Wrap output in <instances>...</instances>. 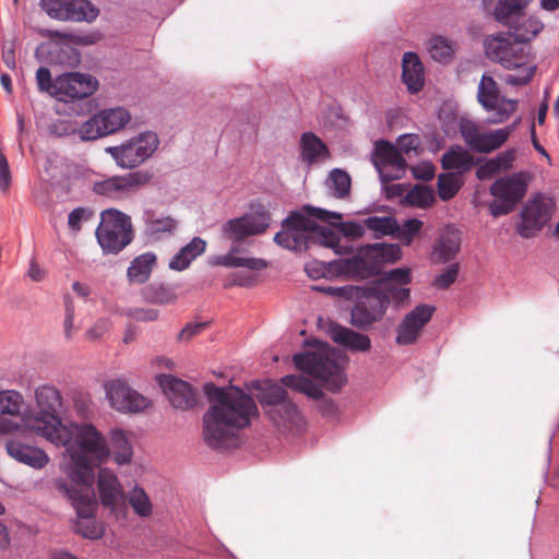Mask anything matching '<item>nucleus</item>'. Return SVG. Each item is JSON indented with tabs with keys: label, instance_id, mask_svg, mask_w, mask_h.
<instances>
[{
	"label": "nucleus",
	"instance_id": "1",
	"mask_svg": "<svg viewBox=\"0 0 559 559\" xmlns=\"http://www.w3.org/2000/svg\"><path fill=\"white\" fill-rule=\"evenodd\" d=\"M69 439L53 443L64 447L70 456L69 476L74 485L64 479H55L56 490L70 500L81 519H93L97 502L90 486L94 479V467L105 462L110 449L103 435L92 424L73 425L68 427Z\"/></svg>",
	"mask_w": 559,
	"mask_h": 559
},
{
	"label": "nucleus",
	"instance_id": "2",
	"mask_svg": "<svg viewBox=\"0 0 559 559\" xmlns=\"http://www.w3.org/2000/svg\"><path fill=\"white\" fill-rule=\"evenodd\" d=\"M204 393L211 404L202 417L204 443L214 450L236 447L239 430L258 414L254 400L239 388L214 383H205Z\"/></svg>",
	"mask_w": 559,
	"mask_h": 559
},
{
	"label": "nucleus",
	"instance_id": "3",
	"mask_svg": "<svg viewBox=\"0 0 559 559\" xmlns=\"http://www.w3.org/2000/svg\"><path fill=\"white\" fill-rule=\"evenodd\" d=\"M35 402L37 412L23 417L25 428L51 443L67 441L69 439L68 426L62 424L60 417L63 408L60 391L50 384L39 385L35 390Z\"/></svg>",
	"mask_w": 559,
	"mask_h": 559
},
{
	"label": "nucleus",
	"instance_id": "4",
	"mask_svg": "<svg viewBox=\"0 0 559 559\" xmlns=\"http://www.w3.org/2000/svg\"><path fill=\"white\" fill-rule=\"evenodd\" d=\"M340 236L330 227L319 226L310 217L299 212H293L282 223V230L274 236V242L280 247L294 251H304L318 245L336 248Z\"/></svg>",
	"mask_w": 559,
	"mask_h": 559
},
{
	"label": "nucleus",
	"instance_id": "5",
	"mask_svg": "<svg viewBox=\"0 0 559 559\" xmlns=\"http://www.w3.org/2000/svg\"><path fill=\"white\" fill-rule=\"evenodd\" d=\"M486 56L499 62L506 69H519L520 73L508 74L504 82L510 85H525L535 73V67L530 64L526 46L514 39L511 33L488 36L484 43Z\"/></svg>",
	"mask_w": 559,
	"mask_h": 559
},
{
	"label": "nucleus",
	"instance_id": "6",
	"mask_svg": "<svg viewBox=\"0 0 559 559\" xmlns=\"http://www.w3.org/2000/svg\"><path fill=\"white\" fill-rule=\"evenodd\" d=\"M401 258L397 245L373 243L361 247L348 259H340L330 265L338 275L353 280H368L380 274L383 264L394 263Z\"/></svg>",
	"mask_w": 559,
	"mask_h": 559
},
{
	"label": "nucleus",
	"instance_id": "7",
	"mask_svg": "<svg viewBox=\"0 0 559 559\" xmlns=\"http://www.w3.org/2000/svg\"><path fill=\"white\" fill-rule=\"evenodd\" d=\"M293 360L299 370L320 380L332 392L340 391L346 382L340 354L326 343L318 342L311 350L294 355Z\"/></svg>",
	"mask_w": 559,
	"mask_h": 559
},
{
	"label": "nucleus",
	"instance_id": "8",
	"mask_svg": "<svg viewBox=\"0 0 559 559\" xmlns=\"http://www.w3.org/2000/svg\"><path fill=\"white\" fill-rule=\"evenodd\" d=\"M96 238L104 252H120L132 241L130 217L116 209L103 211L100 223L96 229Z\"/></svg>",
	"mask_w": 559,
	"mask_h": 559
},
{
	"label": "nucleus",
	"instance_id": "9",
	"mask_svg": "<svg viewBox=\"0 0 559 559\" xmlns=\"http://www.w3.org/2000/svg\"><path fill=\"white\" fill-rule=\"evenodd\" d=\"M493 200L489 211L493 217L508 215L522 202L527 192V179L524 173H516L496 180L490 189Z\"/></svg>",
	"mask_w": 559,
	"mask_h": 559
},
{
	"label": "nucleus",
	"instance_id": "10",
	"mask_svg": "<svg viewBox=\"0 0 559 559\" xmlns=\"http://www.w3.org/2000/svg\"><path fill=\"white\" fill-rule=\"evenodd\" d=\"M158 138L154 132H144L123 142L118 146H109L106 152L117 165L132 169L144 163L158 147Z\"/></svg>",
	"mask_w": 559,
	"mask_h": 559
},
{
	"label": "nucleus",
	"instance_id": "11",
	"mask_svg": "<svg viewBox=\"0 0 559 559\" xmlns=\"http://www.w3.org/2000/svg\"><path fill=\"white\" fill-rule=\"evenodd\" d=\"M153 175L145 170H136L122 176H111L93 183V191L102 197L120 200L135 193L146 186Z\"/></svg>",
	"mask_w": 559,
	"mask_h": 559
},
{
	"label": "nucleus",
	"instance_id": "12",
	"mask_svg": "<svg viewBox=\"0 0 559 559\" xmlns=\"http://www.w3.org/2000/svg\"><path fill=\"white\" fill-rule=\"evenodd\" d=\"M131 119L129 111L122 107L104 109L91 117L79 129L82 140H96L122 129Z\"/></svg>",
	"mask_w": 559,
	"mask_h": 559
},
{
	"label": "nucleus",
	"instance_id": "13",
	"mask_svg": "<svg viewBox=\"0 0 559 559\" xmlns=\"http://www.w3.org/2000/svg\"><path fill=\"white\" fill-rule=\"evenodd\" d=\"M514 126H509L493 131L483 129L472 120L462 119L460 132L465 143L475 152L490 153L499 148L509 139Z\"/></svg>",
	"mask_w": 559,
	"mask_h": 559
},
{
	"label": "nucleus",
	"instance_id": "14",
	"mask_svg": "<svg viewBox=\"0 0 559 559\" xmlns=\"http://www.w3.org/2000/svg\"><path fill=\"white\" fill-rule=\"evenodd\" d=\"M40 8L58 21L93 22L99 13L88 0H40Z\"/></svg>",
	"mask_w": 559,
	"mask_h": 559
},
{
	"label": "nucleus",
	"instance_id": "15",
	"mask_svg": "<svg viewBox=\"0 0 559 559\" xmlns=\"http://www.w3.org/2000/svg\"><path fill=\"white\" fill-rule=\"evenodd\" d=\"M106 397L110 406L120 413H139L148 406V400L133 390L121 379H111L104 383Z\"/></svg>",
	"mask_w": 559,
	"mask_h": 559
},
{
	"label": "nucleus",
	"instance_id": "16",
	"mask_svg": "<svg viewBox=\"0 0 559 559\" xmlns=\"http://www.w3.org/2000/svg\"><path fill=\"white\" fill-rule=\"evenodd\" d=\"M436 307L428 304L417 305L412 311L406 313L395 330V343L401 346L415 344L423 332L425 325L432 319Z\"/></svg>",
	"mask_w": 559,
	"mask_h": 559
},
{
	"label": "nucleus",
	"instance_id": "17",
	"mask_svg": "<svg viewBox=\"0 0 559 559\" xmlns=\"http://www.w3.org/2000/svg\"><path fill=\"white\" fill-rule=\"evenodd\" d=\"M56 86L58 87L56 98L69 102L91 96L96 92L98 82L90 74L70 72L57 76Z\"/></svg>",
	"mask_w": 559,
	"mask_h": 559
},
{
	"label": "nucleus",
	"instance_id": "18",
	"mask_svg": "<svg viewBox=\"0 0 559 559\" xmlns=\"http://www.w3.org/2000/svg\"><path fill=\"white\" fill-rule=\"evenodd\" d=\"M373 165L381 180L390 182L402 177L406 162L395 146L386 141H379L376 143Z\"/></svg>",
	"mask_w": 559,
	"mask_h": 559
},
{
	"label": "nucleus",
	"instance_id": "19",
	"mask_svg": "<svg viewBox=\"0 0 559 559\" xmlns=\"http://www.w3.org/2000/svg\"><path fill=\"white\" fill-rule=\"evenodd\" d=\"M521 216L522 222L518 227V233L523 238H531L549 221L550 204L538 194L526 203Z\"/></svg>",
	"mask_w": 559,
	"mask_h": 559
},
{
	"label": "nucleus",
	"instance_id": "20",
	"mask_svg": "<svg viewBox=\"0 0 559 559\" xmlns=\"http://www.w3.org/2000/svg\"><path fill=\"white\" fill-rule=\"evenodd\" d=\"M385 314L383 301L372 290L359 299L350 311V323L359 330H368Z\"/></svg>",
	"mask_w": 559,
	"mask_h": 559
},
{
	"label": "nucleus",
	"instance_id": "21",
	"mask_svg": "<svg viewBox=\"0 0 559 559\" xmlns=\"http://www.w3.org/2000/svg\"><path fill=\"white\" fill-rule=\"evenodd\" d=\"M159 385L171 405L176 408L187 411L198 404V396L192 386L174 376L163 374L159 377Z\"/></svg>",
	"mask_w": 559,
	"mask_h": 559
},
{
	"label": "nucleus",
	"instance_id": "22",
	"mask_svg": "<svg viewBox=\"0 0 559 559\" xmlns=\"http://www.w3.org/2000/svg\"><path fill=\"white\" fill-rule=\"evenodd\" d=\"M282 384L286 388L304 393L319 401L318 409L325 417H332L337 413V406L331 399L324 397L320 386L306 377L288 374L282 378Z\"/></svg>",
	"mask_w": 559,
	"mask_h": 559
},
{
	"label": "nucleus",
	"instance_id": "23",
	"mask_svg": "<svg viewBox=\"0 0 559 559\" xmlns=\"http://www.w3.org/2000/svg\"><path fill=\"white\" fill-rule=\"evenodd\" d=\"M5 450L12 459L35 469L44 468L49 462V456L44 450L17 439L7 440Z\"/></svg>",
	"mask_w": 559,
	"mask_h": 559
},
{
	"label": "nucleus",
	"instance_id": "24",
	"mask_svg": "<svg viewBox=\"0 0 559 559\" xmlns=\"http://www.w3.org/2000/svg\"><path fill=\"white\" fill-rule=\"evenodd\" d=\"M329 335L334 343L350 352L367 353L371 349L370 337L349 328L334 323L329 328Z\"/></svg>",
	"mask_w": 559,
	"mask_h": 559
},
{
	"label": "nucleus",
	"instance_id": "25",
	"mask_svg": "<svg viewBox=\"0 0 559 559\" xmlns=\"http://www.w3.org/2000/svg\"><path fill=\"white\" fill-rule=\"evenodd\" d=\"M97 488L100 502L116 510L118 503L124 499L122 486L118 477L108 468H100L97 476Z\"/></svg>",
	"mask_w": 559,
	"mask_h": 559
},
{
	"label": "nucleus",
	"instance_id": "26",
	"mask_svg": "<svg viewBox=\"0 0 559 559\" xmlns=\"http://www.w3.org/2000/svg\"><path fill=\"white\" fill-rule=\"evenodd\" d=\"M271 420L285 430L299 429L302 425V416L297 406L289 400L277 404L266 411Z\"/></svg>",
	"mask_w": 559,
	"mask_h": 559
},
{
	"label": "nucleus",
	"instance_id": "27",
	"mask_svg": "<svg viewBox=\"0 0 559 559\" xmlns=\"http://www.w3.org/2000/svg\"><path fill=\"white\" fill-rule=\"evenodd\" d=\"M402 79L411 93L419 92L425 84L424 66L415 52H405L403 56Z\"/></svg>",
	"mask_w": 559,
	"mask_h": 559
},
{
	"label": "nucleus",
	"instance_id": "28",
	"mask_svg": "<svg viewBox=\"0 0 559 559\" xmlns=\"http://www.w3.org/2000/svg\"><path fill=\"white\" fill-rule=\"evenodd\" d=\"M473 165V156L460 145H452L441 157V166L445 170H456L463 174L468 171Z\"/></svg>",
	"mask_w": 559,
	"mask_h": 559
},
{
	"label": "nucleus",
	"instance_id": "29",
	"mask_svg": "<svg viewBox=\"0 0 559 559\" xmlns=\"http://www.w3.org/2000/svg\"><path fill=\"white\" fill-rule=\"evenodd\" d=\"M531 0H500L495 8V19L507 26L520 21Z\"/></svg>",
	"mask_w": 559,
	"mask_h": 559
},
{
	"label": "nucleus",
	"instance_id": "30",
	"mask_svg": "<svg viewBox=\"0 0 559 559\" xmlns=\"http://www.w3.org/2000/svg\"><path fill=\"white\" fill-rule=\"evenodd\" d=\"M377 297L383 301L384 310L386 311L389 305L392 302L393 306L399 309L409 301L411 289L402 287L392 283L381 284L378 289H373Z\"/></svg>",
	"mask_w": 559,
	"mask_h": 559
},
{
	"label": "nucleus",
	"instance_id": "31",
	"mask_svg": "<svg viewBox=\"0 0 559 559\" xmlns=\"http://www.w3.org/2000/svg\"><path fill=\"white\" fill-rule=\"evenodd\" d=\"M156 264V255L153 252H145L136 257L128 267L127 276L131 283L143 284L152 273Z\"/></svg>",
	"mask_w": 559,
	"mask_h": 559
},
{
	"label": "nucleus",
	"instance_id": "32",
	"mask_svg": "<svg viewBox=\"0 0 559 559\" xmlns=\"http://www.w3.org/2000/svg\"><path fill=\"white\" fill-rule=\"evenodd\" d=\"M141 296L145 302L160 306L175 304L178 299L175 288L163 283H153L143 287Z\"/></svg>",
	"mask_w": 559,
	"mask_h": 559
},
{
	"label": "nucleus",
	"instance_id": "33",
	"mask_svg": "<svg viewBox=\"0 0 559 559\" xmlns=\"http://www.w3.org/2000/svg\"><path fill=\"white\" fill-rule=\"evenodd\" d=\"M206 242L194 237L188 245H186L169 262V267L176 271L187 269L191 261L204 252Z\"/></svg>",
	"mask_w": 559,
	"mask_h": 559
},
{
	"label": "nucleus",
	"instance_id": "34",
	"mask_svg": "<svg viewBox=\"0 0 559 559\" xmlns=\"http://www.w3.org/2000/svg\"><path fill=\"white\" fill-rule=\"evenodd\" d=\"M238 249L234 247L227 254L219 255L214 259L215 265H223L226 267H247L253 271H260L267 267V262L259 258H242L238 257Z\"/></svg>",
	"mask_w": 559,
	"mask_h": 559
},
{
	"label": "nucleus",
	"instance_id": "35",
	"mask_svg": "<svg viewBox=\"0 0 559 559\" xmlns=\"http://www.w3.org/2000/svg\"><path fill=\"white\" fill-rule=\"evenodd\" d=\"M145 234L158 238L163 234H170L177 227V222L170 216H158L153 211H146L143 216Z\"/></svg>",
	"mask_w": 559,
	"mask_h": 559
},
{
	"label": "nucleus",
	"instance_id": "36",
	"mask_svg": "<svg viewBox=\"0 0 559 559\" xmlns=\"http://www.w3.org/2000/svg\"><path fill=\"white\" fill-rule=\"evenodd\" d=\"M483 108L489 112L488 122L498 124L507 121L515 112L518 100L500 96L498 99L491 100L490 106Z\"/></svg>",
	"mask_w": 559,
	"mask_h": 559
},
{
	"label": "nucleus",
	"instance_id": "37",
	"mask_svg": "<svg viewBox=\"0 0 559 559\" xmlns=\"http://www.w3.org/2000/svg\"><path fill=\"white\" fill-rule=\"evenodd\" d=\"M110 445L116 463L122 465L131 461L133 450L126 431L114 429L110 433Z\"/></svg>",
	"mask_w": 559,
	"mask_h": 559
},
{
	"label": "nucleus",
	"instance_id": "38",
	"mask_svg": "<svg viewBox=\"0 0 559 559\" xmlns=\"http://www.w3.org/2000/svg\"><path fill=\"white\" fill-rule=\"evenodd\" d=\"M510 28L513 29L511 34L514 36V39L524 45L542 31L543 24L538 20L526 16L523 13L520 21L513 23Z\"/></svg>",
	"mask_w": 559,
	"mask_h": 559
},
{
	"label": "nucleus",
	"instance_id": "39",
	"mask_svg": "<svg viewBox=\"0 0 559 559\" xmlns=\"http://www.w3.org/2000/svg\"><path fill=\"white\" fill-rule=\"evenodd\" d=\"M241 217L248 225L251 236L264 234L272 221L270 211L263 205H259L252 213L245 214Z\"/></svg>",
	"mask_w": 559,
	"mask_h": 559
},
{
	"label": "nucleus",
	"instance_id": "40",
	"mask_svg": "<svg viewBox=\"0 0 559 559\" xmlns=\"http://www.w3.org/2000/svg\"><path fill=\"white\" fill-rule=\"evenodd\" d=\"M460 238L454 233L442 235L435 247L433 255L439 262H448L452 260L460 250Z\"/></svg>",
	"mask_w": 559,
	"mask_h": 559
},
{
	"label": "nucleus",
	"instance_id": "41",
	"mask_svg": "<svg viewBox=\"0 0 559 559\" xmlns=\"http://www.w3.org/2000/svg\"><path fill=\"white\" fill-rule=\"evenodd\" d=\"M302 158L308 163H313L317 158L328 155L326 145L312 132H306L300 141Z\"/></svg>",
	"mask_w": 559,
	"mask_h": 559
},
{
	"label": "nucleus",
	"instance_id": "42",
	"mask_svg": "<svg viewBox=\"0 0 559 559\" xmlns=\"http://www.w3.org/2000/svg\"><path fill=\"white\" fill-rule=\"evenodd\" d=\"M24 406L23 395L15 390L0 391V417L19 416Z\"/></svg>",
	"mask_w": 559,
	"mask_h": 559
},
{
	"label": "nucleus",
	"instance_id": "43",
	"mask_svg": "<svg viewBox=\"0 0 559 559\" xmlns=\"http://www.w3.org/2000/svg\"><path fill=\"white\" fill-rule=\"evenodd\" d=\"M428 51L433 60L445 63L451 60L454 48L451 40L443 36L436 35L429 39Z\"/></svg>",
	"mask_w": 559,
	"mask_h": 559
},
{
	"label": "nucleus",
	"instance_id": "44",
	"mask_svg": "<svg viewBox=\"0 0 559 559\" xmlns=\"http://www.w3.org/2000/svg\"><path fill=\"white\" fill-rule=\"evenodd\" d=\"M463 182L461 178L453 173H443L438 177V194L442 201H449L455 197Z\"/></svg>",
	"mask_w": 559,
	"mask_h": 559
},
{
	"label": "nucleus",
	"instance_id": "45",
	"mask_svg": "<svg viewBox=\"0 0 559 559\" xmlns=\"http://www.w3.org/2000/svg\"><path fill=\"white\" fill-rule=\"evenodd\" d=\"M133 511L141 518H147L152 514V503L143 488L135 486L127 497Z\"/></svg>",
	"mask_w": 559,
	"mask_h": 559
},
{
	"label": "nucleus",
	"instance_id": "46",
	"mask_svg": "<svg viewBox=\"0 0 559 559\" xmlns=\"http://www.w3.org/2000/svg\"><path fill=\"white\" fill-rule=\"evenodd\" d=\"M365 226L376 234V238L386 235L394 236L399 229V223L393 217L371 216L365 219Z\"/></svg>",
	"mask_w": 559,
	"mask_h": 559
},
{
	"label": "nucleus",
	"instance_id": "47",
	"mask_svg": "<svg viewBox=\"0 0 559 559\" xmlns=\"http://www.w3.org/2000/svg\"><path fill=\"white\" fill-rule=\"evenodd\" d=\"M502 96L497 82L489 75L484 74L478 85L477 100L483 107L491 105V100Z\"/></svg>",
	"mask_w": 559,
	"mask_h": 559
},
{
	"label": "nucleus",
	"instance_id": "48",
	"mask_svg": "<svg viewBox=\"0 0 559 559\" xmlns=\"http://www.w3.org/2000/svg\"><path fill=\"white\" fill-rule=\"evenodd\" d=\"M405 200L413 206L427 209L435 203L436 197L432 189L417 185L407 192Z\"/></svg>",
	"mask_w": 559,
	"mask_h": 559
},
{
	"label": "nucleus",
	"instance_id": "49",
	"mask_svg": "<svg viewBox=\"0 0 559 559\" xmlns=\"http://www.w3.org/2000/svg\"><path fill=\"white\" fill-rule=\"evenodd\" d=\"M330 188L333 190V195L336 198H344L350 191V177L342 169H333L328 179Z\"/></svg>",
	"mask_w": 559,
	"mask_h": 559
},
{
	"label": "nucleus",
	"instance_id": "50",
	"mask_svg": "<svg viewBox=\"0 0 559 559\" xmlns=\"http://www.w3.org/2000/svg\"><path fill=\"white\" fill-rule=\"evenodd\" d=\"M249 230L248 225H246L241 216L231 218L223 225L224 236L227 239L233 240L235 243H239L245 238L251 236Z\"/></svg>",
	"mask_w": 559,
	"mask_h": 559
},
{
	"label": "nucleus",
	"instance_id": "51",
	"mask_svg": "<svg viewBox=\"0 0 559 559\" xmlns=\"http://www.w3.org/2000/svg\"><path fill=\"white\" fill-rule=\"evenodd\" d=\"M287 400L286 390L277 383H271L262 391L260 402L262 405L272 408Z\"/></svg>",
	"mask_w": 559,
	"mask_h": 559
},
{
	"label": "nucleus",
	"instance_id": "52",
	"mask_svg": "<svg viewBox=\"0 0 559 559\" xmlns=\"http://www.w3.org/2000/svg\"><path fill=\"white\" fill-rule=\"evenodd\" d=\"M421 227V221L417 218L407 219L402 225H399V229L394 234V237L405 245H409L414 237L420 231Z\"/></svg>",
	"mask_w": 559,
	"mask_h": 559
},
{
	"label": "nucleus",
	"instance_id": "53",
	"mask_svg": "<svg viewBox=\"0 0 559 559\" xmlns=\"http://www.w3.org/2000/svg\"><path fill=\"white\" fill-rule=\"evenodd\" d=\"M36 82L39 91L46 92L56 97L58 87L56 86V79L52 80L51 73L48 68L40 67L36 72Z\"/></svg>",
	"mask_w": 559,
	"mask_h": 559
},
{
	"label": "nucleus",
	"instance_id": "54",
	"mask_svg": "<svg viewBox=\"0 0 559 559\" xmlns=\"http://www.w3.org/2000/svg\"><path fill=\"white\" fill-rule=\"evenodd\" d=\"M411 281H412L411 270L407 267H399V269H394L389 272H385L383 274L381 284L392 283V284L404 287L405 285L409 284Z\"/></svg>",
	"mask_w": 559,
	"mask_h": 559
},
{
	"label": "nucleus",
	"instance_id": "55",
	"mask_svg": "<svg viewBox=\"0 0 559 559\" xmlns=\"http://www.w3.org/2000/svg\"><path fill=\"white\" fill-rule=\"evenodd\" d=\"M45 36L53 39H66L74 44L92 45L96 41L95 35H75L70 33H62L60 31H46Z\"/></svg>",
	"mask_w": 559,
	"mask_h": 559
},
{
	"label": "nucleus",
	"instance_id": "56",
	"mask_svg": "<svg viewBox=\"0 0 559 559\" xmlns=\"http://www.w3.org/2000/svg\"><path fill=\"white\" fill-rule=\"evenodd\" d=\"M459 274V264L454 263L447 267L444 272L438 275L433 281V286L439 289L449 288L456 280Z\"/></svg>",
	"mask_w": 559,
	"mask_h": 559
},
{
	"label": "nucleus",
	"instance_id": "57",
	"mask_svg": "<svg viewBox=\"0 0 559 559\" xmlns=\"http://www.w3.org/2000/svg\"><path fill=\"white\" fill-rule=\"evenodd\" d=\"M337 229L349 239H359L365 235V224L361 225L355 222L338 223Z\"/></svg>",
	"mask_w": 559,
	"mask_h": 559
},
{
	"label": "nucleus",
	"instance_id": "58",
	"mask_svg": "<svg viewBox=\"0 0 559 559\" xmlns=\"http://www.w3.org/2000/svg\"><path fill=\"white\" fill-rule=\"evenodd\" d=\"M110 329V321L108 319H98L85 333V338L88 341L100 340Z\"/></svg>",
	"mask_w": 559,
	"mask_h": 559
},
{
	"label": "nucleus",
	"instance_id": "59",
	"mask_svg": "<svg viewBox=\"0 0 559 559\" xmlns=\"http://www.w3.org/2000/svg\"><path fill=\"white\" fill-rule=\"evenodd\" d=\"M66 317L63 322L64 335L68 340L72 337L73 323H74V304L70 296L64 297Z\"/></svg>",
	"mask_w": 559,
	"mask_h": 559
},
{
	"label": "nucleus",
	"instance_id": "60",
	"mask_svg": "<svg viewBox=\"0 0 559 559\" xmlns=\"http://www.w3.org/2000/svg\"><path fill=\"white\" fill-rule=\"evenodd\" d=\"M207 322L188 323L180 331L178 340L180 342H189L195 335L201 334L207 326Z\"/></svg>",
	"mask_w": 559,
	"mask_h": 559
},
{
	"label": "nucleus",
	"instance_id": "61",
	"mask_svg": "<svg viewBox=\"0 0 559 559\" xmlns=\"http://www.w3.org/2000/svg\"><path fill=\"white\" fill-rule=\"evenodd\" d=\"M304 211L309 216L318 218V219L323 221V222H330L332 218L336 219V221H341L342 219V214H340V213L329 212L326 210L319 209V207H313V206H310V205H306L304 207Z\"/></svg>",
	"mask_w": 559,
	"mask_h": 559
},
{
	"label": "nucleus",
	"instance_id": "62",
	"mask_svg": "<svg viewBox=\"0 0 559 559\" xmlns=\"http://www.w3.org/2000/svg\"><path fill=\"white\" fill-rule=\"evenodd\" d=\"M127 316L136 321H155L159 312L156 309L134 308L128 310Z\"/></svg>",
	"mask_w": 559,
	"mask_h": 559
},
{
	"label": "nucleus",
	"instance_id": "63",
	"mask_svg": "<svg viewBox=\"0 0 559 559\" xmlns=\"http://www.w3.org/2000/svg\"><path fill=\"white\" fill-rule=\"evenodd\" d=\"M498 173H500V170H499L497 164L495 163V160L491 158L477 168L476 177L479 180H487V179L492 178Z\"/></svg>",
	"mask_w": 559,
	"mask_h": 559
},
{
	"label": "nucleus",
	"instance_id": "64",
	"mask_svg": "<svg viewBox=\"0 0 559 559\" xmlns=\"http://www.w3.org/2000/svg\"><path fill=\"white\" fill-rule=\"evenodd\" d=\"M90 214L83 207H76L69 214L68 224L71 229L73 230H80L81 229V223L85 219H87Z\"/></svg>",
	"mask_w": 559,
	"mask_h": 559
}]
</instances>
